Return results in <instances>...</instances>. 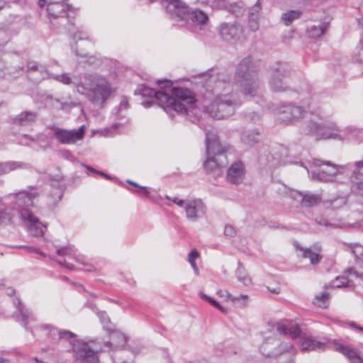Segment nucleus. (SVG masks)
<instances>
[{
    "label": "nucleus",
    "mask_w": 363,
    "mask_h": 363,
    "mask_svg": "<svg viewBox=\"0 0 363 363\" xmlns=\"http://www.w3.org/2000/svg\"><path fill=\"white\" fill-rule=\"evenodd\" d=\"M97 315L99 318L104 330L108 332L114 328V325L111 322L110 318L108 316L106 311H99L97 313Z\"/></svg>",
    "instance_id": "37998d69"
},
{
    "label": "nucleus",
    "mask_w": 363,
    "mask_h": 363,
    "mask_svg": "<svg viewBox=\"0 0 363 363\" xmlns=\"http://www.w3.org/2000/svg\"><path fill=\"white\" fill-rule=\"evenodd\" d=\"M38 117V113L34 111H26L12 119V123L17 125L27 126L33 125Z\"/></svg>",
    "instance_id": "cd10ccee"
},
{
    "label": "nucleus",
    "mask_w": 363,
    "mask_h": 363,
    "mask_svg": "<svg viewBox=\"0 0 363 363\" xmlns=\"http://www.w3.org/2000/svg\"><path fill=\"white\" fill-rule=\"evenodd\" d=\"M235 82L244 95L250 96L256 95L258 81L256 67L251 57L243 58L238 64L235 74Z\"/></svg>",
    "instance_id": "39448f33"
},
{
    "label": "nucleus",
    "mask_w": 363,
    "mask_h": 363,
    "mask_svg": "<svg viewBox=\"0 0 363 363\" xmlns=\"http://www.w3.org/2000/svg\"><path fill=\"white\" fill-rule=\"evenodd\" d=\"M194 2L208 5L212 9H225L227 8L225 0H192Z\"/></svg>",
    "instance_id": "79ce46f5"
},
{
    "label": "nucleus",
    "mask_w": 363,
    "mask_h": 363,
    "mask_svg": "<svg viewBox=\"0 0 363 363\" xmlns=\"http://www.w3.org/2000/svg\"><path fill=\"white\" fill-rule=\"evenodd\" d=\"M262 0H257L248 10V26L250 30L256 32L259 28V17L262 10Z\"/></svg>",
    "instance_id": "b1692460"
},
{
    "label": "nucleus",
    "mask_w": 363,
    "mask_h": 363,
    "mask_svg": "<svg viewBox=\"0 0 363 363\" xmlns=\"http://www.w3.org/2000/svg\"><path fill=\"white\" fill-rule=\"evenodd\" d=\"M300 342L301 351H313L323 350L328 342V340L324 338L323 340L319 341L315 337L308 335L302 337L300 340Z\"/></svg>",
    "instance_id": "5701e85b"
},
{
    "label": "nucleus",
    "mask_w": 363,
    "mask_h": 363,
    "mask_svg": "<svg viewBox=\"0 0 363 363\" xmlns=\"http://www.w3.org/2000/svg\"><path fill=\"white\" fill-rule=\"evenodd\" d=\"M224 233L227 236L233 237L235 235V230L232 225H227L225 227Z\"/></svg>",
    "instance_id": "338daca9"
},
{
    "label": "nucleus",
    "mask_w": 363,
    "mask_h": 363,
    "mask_svg": "<svg viewBox=\"0 0 363 363\" xmlns=\"http://www.w3.org/2000/svg\"><path fill=\"white\" fill-rule=\"evenodd\" d=\"M295 246L297 250L302 252L301 257L303 258H308L311 264H318L321 261L323 257L317 252L321 250V247L319 245L313 246L315 251H313L311 247H300L298 243H296Z\"/></svg>",
    "instance_id": "393cba45"
},
{
    "label": "nucleus",
    "mask_w": 363,
    "mask_h": 363,
    "mask_svg": "<svg viewBox=\"0 0 363 363\" xmlns=\"http://www.w3.org/2000/svg\"><path fill=\"white\" fill-rule=\"evenodd\" d=\"M53 78L57 81L67 85L72 84L74 85V82H77L79 79V77H74L73 78H71L67 74L54 75Z\"/></svg>",
    "instance_id": "49530a36"
},
{
    "label": "nucleus",
    "mask_w": 363,
    "mask_h": 363,
    "mask_svg": "<svg viewBox=\"0 0 363 363\" xmlns=\"http://www.w3.org/2000/svg\"><path fill=\"white\" fill-rule=\"evenodd\" d=\"M199 256V253L196 250H191L189 254V262L190 263L196 275L199 274V269L196 264L195 259L198 258Z\"/></svg>",
    "instance_id": "8fccbe9b"
},
{
    "label": "nucleus",
    "mask_w": 363,
    "mask_h": 363,
    "mask_svg": "<svg viewBox=\"0 0 363 363\" xmlns=\"http://www.w3.org/2000/svg\"><path fill=\"white\" fill-rule=\"evenodd\" d=\"M205 86L208 91L216 96L211 104L206 107V111L211 117L223 119L234 113L240 103L236 94L233 91L231 77L229 74L212 72L208 74Z\"/></svg>",
    "instance_id": "f03ea898"
},
{
    "label": "nucleus",
    "mask_w": 363,
    "mask_h": 363,
    "mask_svg": "<svg viewBox=\"0 0 363 363\" xmlns=\"http://www.w3.org/2000/svg\"><path fill=\"white\" fill-rule=\"evenodd\" d=\"M228 11L235 16L238 17L243 14L245 9L242 5L234 3L229 6Z\"/></svg>",
    "instance_id": "603ef678"
},
{
    "label": "nucleus",
    "mask_w": 363,
    "mask_h": 363,
    "mask_svg": "<svg viewBox=\"0 0 363 363\" xmlns=\"http://www.w3.org/2000/svg\"><path fill=\"white\" fill-rule=\"evenodd\" d=\"M184 209L186 218L193 222L198 220L206 213V206L201 199L187 200Z\"/></svg>",
    "instance_id": "f3484780"
},
{
    "label": "nucleus",
    "mask_w": 363,
    "mask_h": 363,
    "mask_svg": "<svg viewBox=\"0 0 363 363\" xmlns=\"http://www.w3.org/2000/svg\"><path fill=\"white\" fill-rule=\"evenodd\" d=\"M260 118V116L255 112L250 113L246 116V119L253 123L259 122Z\"/></svg>",
    "instance_id": "69168bd1"
},
{
    "label": "nucleus",
    "mask_w": 363,
    "mask_h": 363,
    "mask_svg": "<svg viewBox=\"0 0 363 363\" xmlns=\"http://www.w3.org/2000/svg\"><path fill=\"white\" fill-rule=\"evenodd\" d=\"M218 30L222 38L225 41L237 40L242 32V26L236 21L221 23Z\"/></svg>",
    "instance_id": "dca6fc26"
},
{
    "label": "nucleus",
    "mask_w": 363,
    "mask_h": 363,
    "mask_svg": "<svg viewBox=\"0 0 363 363\" xmlns=\"http://www.w3.org/2000/svg\"><path fill=\"white\" fill-rule=\"evenodd\" d=\"M52 189L50 191V205L53 207L59 203L64 194L65 186L58 182H54L51 184Z\"/></svg>",
    "instance_id": "2f4dec72"
},
{
    "label": "nucleus",
    "mask_w": 363,
    "mask_h": 363,
    "mask_svg": "<svg viewBox=\"0 0 363 363\" xmlns=\"http://www.w3.org/2000/svg\"><path fill=\"white\" fill-rule=\"evenodd\" d=\"M336 350L345 355L352 363H363V358L353 349L341 343H335Z\"/></svg>",
    "instance_id": "7c9ffc66"
},
{
    "label": "nucleus",
    "mask_w": 363,
    "mask_h": 363,
    "mask_svg": "<svg viewBox=\"0 0 363 363\" xmlns=\"http://www.w3.org/2000/svg\"><path fill=\"white\" fill-rule=\"evenodd\" d=\"M227 164V155H219L218 157L206 154V160L203 163V167L207 174H211L214 177H218L223 174V169Z\"/></svg>",
    "instance_id": "4468645a"
},
{
    "label": "nucleus",
    "mask_w": 363,
    "mask_h": 363,
    "mask_svg": "<svg viewBox=\"0 0 363 363\" xmlns=\"http://www.w3.org/2000/svg\"><path fill=\"white\" fill-rule=\"evenodd\" d=\"M325 164L330 168L329 172L326 169H320L318 171H313L311 172V177L313 179H315L323 182H330L333 181L334 177L340 172V169L342 167H338L331 162L326 161Z\"/></svg>",
    "instance_id": "aec40b11"
},
{
    "label": "nucleus",
    "mask_w": 363,
    "mask_h": 363,
    "mask_svg": "<svg viewBox=\"0 0 363 363\" xmlns=\"http://www.w3.org/2000/svg\"><path fill=\"white\" fill-rule=\"evenodd\" d=\"M342 136L345 138H350L359 141L363 140V129H359L354 127H347L343 130Z\"/></svg>",
    "instance_id": "e433bc0d"
},
{
    "label": "nucleus",
    "mask_w": 363,
    "mask_h": 363,
    "mask_svg": "<svg viewBox=\"0 0 363 363\" xmlns=\"http://www.w3.org/2000/svg\"><path fill=\"white\" fill-rule=\"evenodd\" d=\"M342 136L345 138H350L359 141L363 140V129H359L354 127H347L343 130Z\"/></svg>",
    "instance_id": "4c0bfd02"
},
{
    "label": "nucleus",
    "mask_w": 363,
    "mask_h": 363,
    "mask_svg": "<svg viewBox=\"0 0 363 363\" xmlns=\"http://www.w3.org/2000/svg\"><path fill=\"white\" fill-rule=\"evenodd\" d=\"M81 55L86 58L84 62L89 65L97 67L99 66L102 62L101 58L96 55H88L87 54Z\"/></svg>",
    "instance_id": "3c124183"
},
{
    "label": "nucleus",
    "mask_w": 363,
    "mask_h": 363,
    "mask_svg": "<svg viewBox=\"0 0 363 363\" xmlns=\"http://www.w3.org/2000/svg\"><path fill=\"white\" fill-rule=\"evenodd\" d=\"M76 337L74 333L62 330L59 340L68 341L72 345L74 357L81 363H100L99 356L104 351L102 347L97 345L94 339L75 340Z\"/></svg>",
    "instance_id": "20e7f679"
},
{
    "label": "nucleus",
    "mask_w": 363,
    "mask_h": 363,
    "mask_svg": "<svg viewBox=\"0 0 363 363\" xmlns=\"http://www.w3.org/2000/svg\"><path fill=\"white\" fill-rule=\"evenodd\" d=\"M301 14L302 13L298 10H291L283 13L281 19L286 26H289L294 20L298 19Z\"/></svg>",
    "instance_id": "a19ab883"
},
{
    "label": "nucleus",
    "mask_w": 363,
    "mask_h": 363,
    "mask_svg": "<svg viewBox=\"0 0 363 363\" xmlns=\"http://www.w3.org/2000/svg\"><path fill=\"white\" fill-rule=\"evenodd\" d=\"M350 180L358 189L363 190V158L354 163Z\"/></svg>",
    "instance_id": "bb28decb"
},
{
    "label": "nucleus",
    "mask_w": 363,
    "mask_h": 363,
    "mask_svg": "<svg viewBox=\"0 0 363 363\" xmlns=\"http://www.w3.org/2000/svg\"><path fill=\"white\" fill-rule=\"evenodd\" d=\"M48 332L47 333V335L52 338V340H59L62 330L50 325L48 326Z\"/></svg>",
    "instance_id": "4d7b16f0"
},
{
    "label": "nucleus",
    "mask_w": 363,
    "mask_h": 363,
    "mask_svg": "<svg viewBox=\"0 0 363 363\" xmlns=\"http://www.w3.org/2000/svg\"><path fill=\"white\" fill-rule=\"evenodd\" d=\"M328 27V23H323L318 26H313L308 29V34L311 38H318L323 35Z\"/></svg>",
    "instance_id": "ea45409f"
},
{
    "label": "nucleus",
    "mask_w": 363,
    "mask_h": 363,
    "mask_svg": "<svg viewBox=\"0 0 363 363\" xmlns=\"http://www.w3.org/2000/svg\"><path fill=\"white\" fill-rule=\"evenodd\" d=\"M183 21L191 22L196 25H205L208 21V17L205 12L200 9L192 10L189 8L186 18Z\"/></svg>",
    "instance_id": "c85d7f7f"
},
{
    "label": "nucleus",
    "mask_w": 363,
    "mask_h": 363,
    "mask_svg": "<svg viewBox=\"0 0 363 363\" xmlns=\"http://www.w3.org/2000/svg\"><path fill=\"white\" fill-rule=\"evenodd\" d=\"M201 297L208 301L210 304H211L213 306L218 309L220 311H221L223 313H226L228 312V309L222 306L218 301L214 300L213 298L206 295L203 293L200 294Z\"/></svg>",
    "instance_id": "de8ad7c7"
},
{
    "label": "nucleus",
    "mask_w": 363,
    "mask_h": 363,
    "mask_svg": "<svg viewBox=\"0 0 363 363\" xmlns=\"http://www.w3.org/2000/svg\"><path fill=\"white\" fill-rule=\"evenodd\" d=\"M157 83L162 89L170 87L172 95L164 91H157L145 85H140L135 94L138 93L144 97L154 98L158 105L172 117H174L173 112L186 116L189 112L188 106L194 107L196 101L195 94L187 88L172 87V82L167 79L158 80Z\"/></svg>",
    "instance_id": "f257e3e1"
},
{
    "label": "nucleus",
    "mask_w": 363,
    "mask_h": 363,
    "mask_svg": "<svg viewBox=\"0 0 363 363\" xmlns=\"http://www.w3.org/2000/svg\"><path fill=\"white\" fill-rule=\"evenodd\" d=\"M217 294L223 298L226 297L234 303L236 307L242 308L246 305L247 296L241 294L239 296H232L228 291L219 290L217 291Z\"/></svg>",
    "instance_id": "f704fd0d"
},
{
    "label": "nucleus",
    "mask_w": 363,
    "mask_h": 363,
    "mask_svg": "<svg viewBox=\"0 0 363 363\" xmlns=\"http://www.w3.org/2000/svg\"><path fill=\"white\" fill-rule=\"evenodd\" d=\"M291 69L286 64H279L272 68V77L269 80L271 89L274 91H285L288 86L283 81L284 78L289 77Z\"/></svg>",
    "instance_id": "9d476101"
},
{
    "label": "nucleus",
    "mask_w": 363,
    "mask_h": 363,
    "mask_svg": "<svg viewBox=\"0 0 363 363\" xmlns=\"http://www.w3.org/2000/svg\"><path fill=\"white\" fill-rule=\"evenodd\" d=\"M167 199L171 201H172L173 203H174L175 204H177L178 206L179 207H183L185 208V206L187 203V200H183V199H179V198L177 197H170L169 196H167Z\"/></svg>",
    "instance_id": "e2e57ef3"
},
{
    "label": "nucleus",
    "mask_w": 363,
    "mask_h": 363,
    "mask_svg": "<svg viewBox=\"0 0 363 363\" xmlns=\"http://www.w3.org/2000/svg\"><path fill=\"white\" fill-rule=\"evenodd\" d=\"M129 102L126 97H123L120 104L115 107L111 113V117L115 121V123L111 127V131L118 132V129L125 125L128 119L127 118V112L129 108Z\"/></svg>",
    "instance_id": "ddd939ff"
},
{
    "label": "nucleus",
    "mask_w": 363,
    "mask_h": 363,
    "mask_svg": "<svg viewBox=\"0 0 363 363\" xmlns=\"http://www.w3.org/2000/svg\"><path fill=\"white\" fill-rule=\"evenodd\" d=\"M10 196L15 201L17 206L16 211L20 215V212L23 209H28V207L33 206V200L38 196V193L33 188H30L29 191L23 190L11 194Z\"/></svg>",
    "instance_id": "2eb2a0df"
},
{
    "label": "nucleus",
    "mask_w": 363,
    "mask_h": 363,
    "mask_svg": "<svg viewBox=\"0 0 363 363\" xmlns=\"http://www.w3.org/2000/svg\"><path fill=\"white\" fill-rule=\"evenodd\" d=\"M20 217L21 220L28 223V230L33 236L39 237L43 235V230L42 226L43 225L29 209H23L20 212Z\"/></svg>",
    "instance_id": "6ab92c4d"
},
{
    "label": "nucleus",
    "mask_w": 363,
    "mask_h": 363,
    "mask_svg": "<svg viewBox=\"0 0 363 363\" xmlns=\"http://www.w3.org/2000/svg\"><path fill=\"white\" fill-rule=\"evenodd\" d=\"M13 211L8 208H0V225H6L11 222Z\"/></svg>",
    "instance_id": "c03bdc74"
},
{
    "label": "nucleus",
    "mask_w": 363,
    "mask_h": 363,
    "mask_svg": "<svg viewBox=\"0 0 363 363\" xmlns=\"http://www.w3.org/2000/svg\"><path fill=\"white\" fill-rule=\"evenodd\" d=\"M206 154L218 157L219 155H226L225 147L221 145L217 133L213 130L206 133Z\"/></svg>",
    "instance_id": "a211bd4d"
},
{
    "label": "nucleus",
    "mask_w": 363,
    "mask_h": 363,
    "mask_svg": "<svg viewBox=\"0 0 363 363\" xmlns=\"http://www.w3.org/2000/svg\"><path fill=\"white\" fill-rule=\"evenodd\" d=\"M354 60L363 65V40H360L359 46L357 48V52L354 55Z\"/></svg>",
    "instance_id": "6e6d98bb"
},
{
    "label": "nucleus",
    "mask_w": 363,
    "mask_h": 363,
    "mask_svg": "<svg viewBox=\"0 0 363 363\" xmlns=\"http://www.w3.org/2000/svg\"><path fill=\"white\" fill-rule=\"evenodd\" d=\"M348 283V280L347 277L342 276V277H337L336 279L332 282L330 287H335V288H341V287H347Z\"/></svg>",
    "instance_id": "864d4df0"
},
{
    "label": "nucleus",
    "mask_w": 363,
    "mask_h": 363,
    "mask_svg": "<svg viewBox=\"0 0 363 363\" xmlns=\"http://www.w3.org/2000/svg\"><path fill=\"white\" fill-rule=\"evenodd\" d=\"M54 101L55 102L60 104V109L62 110H67L76 106V104L73 102H62L57 99H55Z\"/></svg>",
    "instance_id": "0e129e2a"
},
{
    "label": "nucleus",
    "mask_w": 363,
    "mask_h": 363,
    "mask_svg": "<svg viewBox=\"0 0 363 363\" xmlns=\"http://www.w3.org/2000/svg\"><path fill=\"white\" fill-rule=\"evenodd\" d=\"M321 125L322 123H318L317 121L310 120L302 125L301 130V133L304 135L314 136L317 140H321Z\"/></svg>",
    "instance_id": "c756f323"
},
{
    "label": "nucleus",
    "mask_w": 363,
    "mask_h": 363,
    "mask_svg": "<svg viewBox=\"0 0 363 363\" xmlns=\"http://www.w3.org/2000/svg\"><path fill=\"white\" fill-rule=\"evenodd\" d=\"M127 183L135 186V187L140 189V190H141L140 193L142 194L145 195V196L148 197L150 196V192L147 190V187L140 186L138 184H137L136 182H134L131 180H127Z\"/></svg>",
    "instance_id": "052dcab7"
},
{
    "label": "nucleus",
    "mask_w": 363,
    "mask_h": 363,
    "mask_svg": "<svg viewBox=\"0 0 363 363\" xmlns=\"http://www.w3.org/2000/svg\"><path fill=\"white\" fill-rule=\"evenodd\" d=\"M260 139V134L257 130H249L242 133V142L247 145L252 146L257 143Z\"/></svg>",
    "instance_id": "c9c22d12"
},
{
    "label": "nucleus",
    "mask_w": 363,
    "mask_h": 363,
    "mask_svg": "<svg viewBox=\"0 0 363 363\" xmlns=\"http://www.w3.org/2000/svg\"><path fill=\"white\" fill-rule=\"evenodd\" d=\"M244 177L243 165L240 162H235L228 169L226 179L232 184H240L242 182Z\"/></svg>",
    "instance_id": "a878e982"
},
{
    "label": "nucleus",
    "mask_w": 363,
    "mask_h": 363,
    "mask_svg": "<svg viewBox=\"0 0 363 363\" xmlns=\"http://www.w3.org/2000/svg\"><path fill=\"white\" fill-rule=\"evenodd\" d=\"M320 139H338L342 140L343 130H340L337 124L332 121L322 122Z\"/></svg>",
    "instance_id": "412c9836"
},
{
    "label": "nucleus",
    "mask_w": 363,
    "mask_h": 363,
    "mask_svg": "<svg viewBox=\"0 0 363 363\" xmlns=\"http://www.w3.org/2000/svg\"><path fill=\"white\" fill-rule=\"evenodd\" d=\"M26 167V164L20 162H15V161H9L4 162V169H5V174H8L12 171L16 170L18 169L24 168Z\"/></svg>",
    "instance_id": "a18cd8bd"
},
{
    "label": "nucleus",
    "mask_w": 363,
    "mask_h": 363,
    "mask_svg": "<svg viewBox=\"0 0 363 363\" xmlns=\"http://www.w3.org/2000/svg\"><path fill=\"white\" fill-rule=\"evenodd\" d=\"M277 330L281 335H289L293 339L297 338L301 330L299 325L288 320H283L277 323Z\"/></svg>",
    "instance_id": "4be33fe9"
},
{
    "label": "nucleus",
    "mask_w": 363,
    "mask_h": 363,
    "mask_svg": "<svg viewBox=\"0 0 363 363\" xmlns=\"http://www.w3.org/2000/svg\"><path fill=\"white\" fill-rule=\"evenodd\" d=\"M301 196V204L303 207H313L320 203L322 198L320 194L306 192L305 194L298 193Z\"/></svg>",
    "instance_id": "72a5a7b5"
},
{
    "label": "nucleus",
    "mask_w": 363,
    "mask_h": 363,
    "mask_svg": "<svg viewBox=\"0 0 363 363\" xmlns=\"http://www.w3.org/2000/svg\"><path fill=\"white\" fill-rule=\"evenodd\" d=\"M13 303L18 309L21 317V322L25 327H26L29 321L35 320L33 313L30 311L29 309L27 308L24 305H23L18 298H14Z\"/></svg>",
    "instance_id": "473e14b6"
},
{
    "label": "nucleus",
    "mask_w": 363,
    "mask_h": 363,
    "mask_svg": "<svg viewBox=\"0 0 363 363\" xmlns=\"http://www.w3.org/2000/svg\"><path fill=\"white\" fill-rule=\"evenodd\" d=\"M238 269L236 270V276L239 281L242 282L244 285L248 286L251 284V278L247 274L243 264L239 261L238 263Z\"/></svg>",
    "instance_id": "58836bf2"
},
{
    "label": "nucleus",
    "mask_w": 363,
    "mask_h": 363,
    "mask_svg": "<svg viewBox=\"0 0 363 363\" xmlns=\"http://www.w3.org/2000/svg\"><path fill=\"white\" fill-rule=\"evenodd\" d=\"M279 352H277L275 354L284 353V352H291L292 354L294 353V348L291 343L290 342H281L279 344L278 347Z\"/></svg>",
    "instance_id": "5fc2aeb1"
},
{
    "label": "nucleus",
    "mask_w": 363,
    "mask_h": 363,
    "mask_svg": "<svg viewBox=\"0 0 363 363\" xmlns=\"http://www.w3.org/2000/svg\"><path fill=\"white\" fill-rule=\"evenodd\" d=\"M53 133L54 138L62 145L74 144L84 138L85 134V126L81 125L77 129L67 130L50 125L48 127Z\"/></svg>",
    "instance_id": "1a4fd4ad"
},
{
    "label": "nucleus",
    "mask_w": 363,
    "mask_h": 363,
    "mask_svg": "<svg viewBox=\"0 0 363 363\" xmlns=\"http://www.w3.org/2000/svg\"><path fill=\"white\" fill-rule=\"evenodd\" d=\"M77 91L84 95L92 104L102 107L111 93L108 80L97 74H84L74 82Z\"/></svg>",
    "instance_id": "7ed1b4c3"
},
{
    "label": "nucleus",
    "mask_w": 363,
    "mask_h": 363,
    "mask_svg": "<svg viewBox=\"0 0 363 363\" xmlns=\"http://www.w3.org/2000/svg\"><path fill=\"white\" fill-rule=\"evenodd\" d=\"M311 104V102H303V106L294 104H282L277 108V118L281 123L296 124L306 116L307 108L309 109Z\"/></svg>",
    "instance_id": "0eeeda50"
},
{
    "label": "nucleus",
    "mask_w": 363,
    "mask_h": 363,
    "mask_svg": "<svg viewBox=\"0 0 363 363\" xmlns=\"http://www.w3.org/2000/svg\"><path fill=\"white\" fill-rule=\"evenodd\" d=\"M75 253L76 249L74 246L69 245L57 250V254L60 256H68L69 257H73L75 255Z\"/></svg>",
    "instance_id": "09e8293b"
},
{
    "label": "nucleus",
    "mask_w": 363,
    "mask_h": 363,
    "mask_svg": "<svg viewBox=\"0 0 363 363\" xmlns=\"http://www.w3.org/2000/svg\"><path fill=\"white\" fill-rule=\"evenodd\" d=\"M329 296V294L328 292H323L320 295L316 296L315 299L318 301H322L323 303H325Z\"/></svg>",
    "instance_id": "774afa93"
},
{
    "label": "nucleus",
    "mask_w": 363,
    "mask_h": 363,
    "mask_svg": "<svg viewBox=\"0 0 363 363\" xmlns=\"http://www.w3.org/2000/svg\"><path fill=\"white\" fill-rule=\"evenodd\" d=\"M109 332V340L101 344L97 340H94L97 345L101 346L105 352H116L124 349L127 342L126 336L119 330L113 328Z\"/></svg>",
    "instance_id": "f8f14e48"
},
{
    "label": "nucleus",
    "mask_w": 363,
    "mask_h": 363,
    "mask_svg": "<svg viewBox=\"0 0 363 363\" xmlns=\"http://www.w3.org/2000/svg\"><path fill=\"white\" fill-rule=\"evenodd\" d=\"M352 253L357 261L363 262V246L355 245L352 248Z\"/></svg>",
    "instance_id": "13d9d810"
},
{
    "label": "nucleus",
    "mask_w": 363,
    "mask_h": 363,
    "mask_svg": "<svg viewBox=\"0 0 363 363\" xmlns=\"http://www.w3.org/2000/svg\"><path fill=\"white\" fill-rule=\"evenodd\" d=\"M38 65L39 64L35 62H30L28 63L27 72L30 77H34L33 74L37 70Z\"/></svg>",
    "instance_id": "680f3d73"
},
{
    "label": "nucleus",
    "mask_w": 363,
    "mask_h": 363,
    "mask_svg": "<svg viewBox=\"0 0 363 363\" xmlns=\"http://www.w3.org/2000/svg\"><path fill=\"white\" fill-rule=\"evenodd\" d=\"M289 155V150L282 145H278L269 150L264 147L258 157V162L262 167L273 168L285 162Z\"/></svg>",
    "instance_id": "6e6552de"
},
{
    "label": "nucleus",
    "mask_w": 363,
    "mask_h": 363,
    "mask_svg": "<svg viewBox=\"0 0 363 363\" xmlns=\"http://www.w3.org/2000/svg\"><path fill=\"white\" fill-rule=\"evenodd\" d=\"M35 72H38L40 74V77L38 78H35V80L40 81L43 79H45L48 76V73L45 66L42 65H39Z\"/></svg>",
    "instance_id": "bf43d9fd"
},
{
    "label": "nucleus",
    "mask_w": 363,
    "mask_h": 363,
    "mask_svg": "<svg viewBox=\"0 0 363 363\" xmlns=\"http://www.w3.org/2000/svg\"><path fill=\"white\" fill-rule=\"evenodd\" d=\"M74 8L72 5L61 2L48 3L47 11L50 17L52 18L51 23L55 26H64L68 32L74 30V25L72 22L74 16L70 13H74Z\"/></svg>",
    "instance_id": "423d86ee"
},
{
    "label": "nucleus",
    "mask_w": 363,
    "mask_h": 363,
    "mask_svg": "<svg viewBox=\"0 0 363 363\" xmlns=\"http://www.w3.org/2000/svg\"><path fill=\"white\" fill-rule=\"evenodd\" d=\"M169 17L174 21H184L189 6L182 0H162Z\"/></svg>",
    "instance_id": "9b49d317"
}]
</instances>
